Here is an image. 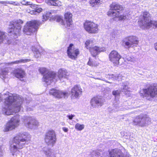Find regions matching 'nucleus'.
<instances>
[{
    "label": "nucleus",
    "instance_id": "5",
    "mask_svg": "<svg viewBox=\"0 0 157 157\" xmlns=\"http://www.w3.org/2000/svg\"><path fill=\"white\" fill-rule=\"evenodd\" d=\"M23 23V21L20 19L10 22L8 32L12 33L14 38L17 37L19 35Z\"/></svg>",
    "mask_w": 157,
    "mask_h": 157
},
{
    "label": "nucleus",
    "instance_id": "56",
    "mask_svg": "<svg viewBox=\"0 0 157 157\" xmlns=\"http://www.w3.org/2000/svg\"><path fill=\"white\" fill-rule=\"evenodd\" d=\"M122 133H123V132H121V134H122Z\"/></svg>",
    "mask_w": 157,
    "mask_h": 157
},
{
    "label": "nucleus",
    "instance_id": "4",
    "mask_svg": "<svg viewBox=\"0 0 157 157\" xmlns=\"http://www.w3.org/2000/svg\"><path fill=\"white\" fill-rule=\"evenodd\" d=\"M42 22L39 20H33L27 22L24 26L23 32L25 35H32L36 33Z\"/></svg>",
    "mask_w": 157,
    "mask_h": 157
},
{
    "label": "nucleus",
    "instance_id": "10",
    "mask_svg": "<svg viewBox=\"0 0 157 157\" xmlns=\"http://www.w3.org/2000/svg\"><path fill=\"white\" fill-rule=\"evenodd\" d=\"M45 142L48 145L53 147L56 141V135L55 132L50 130L47 132L44 137Z\"/></svg>",
    "mask_w": 157,
    "mask_h": 157
},
{
    "label": "nucleus",
    "instance_id": "16",
    "mask_svg": "<svg viewBox=\"0 0 157 157\" xmlns=\"http://www.w3.org/2000/svg\"><path fill=\"white\" fill-rule=\"evenodd\" d=\"M49 94L56 98H60L63 97L65 98H68V93L67 92H63L54 89L50 90Z\"/></svg>",
    "mask_w": 157,
    "mask_h": 157
},
{
    "label": "nucleus",
    "instance_id": "33",
    "mask_svg": "<svg viewBox=\"0 0 157 157\" xmlns=\"http://www.w3.org/2000/svg\"><path fill=\"white\" fill-rule=\"evenodd\" d=\"M100 0H90V4L93 7L95 6L96 5H98L100 3Z\"/></svg>",
    "mask_w": 157,
    "mask_h": 157
},
{
    "label": "nucleus",
    "instance_id": "54",
    "mask_svg": "<svg viewBox=\"0 0 157 157\" xmlns=\"http://www.w3.org/2000/svg\"><path fill=\"white\" fill-rule=\"evenodd\" d=\"M67 117L69 118V115H67Z\"/></svg>",
    "mask_w": 157,
    "mask_h": 157
},
{
    "label": "nucleus",
    "instance_id": "45",
    "mask_svg": "<svg viewBox=\"0 0 157 157\" xmlns=\"http://www.w3.org/2000/svg\"><path fill=\"white\" fill-rule=\"evenodd\" d=\"M113 105L114 107L116 109H117L119 108V105L118 104L114 103Z\"/></svg>",
    "mask_w": 157,
    "mask_h": 157
},
{
    "label": "nucleus",
    "instance_id": "51",
    "mask_svg": "<svg viewBox=\"0 0 157 157\" xmlns=\"http://www.w3.org/2000/svg\"><path fill=\"white\" fill-rule=\"evenodd\" d=\"M2 149L1 147L0 146V155H2Z\"/></svg>",
    "mask_w": 157,
    "mask_h": 157
},
{
    "label": "nucleus",
    "instance_id": "20",
    "mask_svg": "<svg viewBox=\"0 0 157 157\" xmlns=\"http://www.w3.org/2000/svg\"><path fill=\"white\" fill-rule=\"evenodd\" d=\"M91 106L93 108L101 106L103 105V102L102 99L97 97L93 98L90 101Z\"/></svg>",
    "mask_w": 157,
    "mask_h": 157
},
{
    "label": "nucleus",
    "instance_id": "9",
    "mask_svg": "<svg viewBox=\"0 0 157 157\" xmlns=\"http://www.w3.org/2000/svg\"><path fill=\"white\" fill-rule=\"evenodd\" d=\"M110 8V9L108 12L107 15L113 18L118 17L121 11L123 10V8L121 5L116 2L113 3L111 4Z\"/></svg>",
    "mask_w": 157,
    "mask_h": 157
},
{
    "label": "nucleus",
    "instance_id": "35",
    "mask_svg": "<svg viewBox=\"0 0 157 157\" xmlns=\"http://www.w3.org/2000/svg\"><path fill=\"white\" fill-rule=\"evenodd\" d=\"M72 15L69 13V29H73L75 28V26L72 23V20L71 19V18L72 17Z\"/></svg>",
    "mask_w": 157,
    "mask_h": 157
},
{
    "label": "nucleus",
    "instance_id": "6",
    "mask_svg": "<svg viewBox=\"0 0 157 157\" xmlns=\"http://www.w3.org/2000/svg\"><path fill=\"white\" fill-rule=\"evenodd\" d=\"M140 93L143 96L147 97V99L150 100L151 98H157V84H153L149 85L147 88L140 91Z\"/></svg>",
    "mask_w": 157,
    "mask_h": 157
},
{
    "label": "nucleus",
    "instance_id": "17",
    "mask_svg": "<svg viewBox=\"0 0 157 157\" xmlns=\"http://www.w3.org/2000/svg\"><path fill=\"white\" fill-rule=\"evenodd\" d=\"M110 60L115 65L119 64V60L121 58V56L118 53L115 51H112L109 56Z\"/></svg>",
    "mask_w": 157,
    "mask_h": 157
},
{
    "label": "nucleus",
    "instance_id": "46",
    "mask_svg": "<svg viewBox=\"0 0 157 157\" xmlns=\"http://www.w3.org/2000/svg\"><path fill=\"white\" fill-rule=\"evenodd\" d=\"M75 117V115L74 114H71V115H69V120H71Z\"/></svg>",
    "mask_w": 157,
    "mask_h": 157
},
{
    "label": "nucleus",
    "instance_id": "27",
    "mask_svg": "<svg viewBox=\"0 0 157 157\" xmlns=\"http://www.w3.org/2000/svg\"><path fill=\"white\" fill-rule=\"evenodd\" d=\"M106 77L109 79H111L113 80H118L119 81L121 79V76L120 75H118L117 74H109L106 75Z\"/></svg>",
    "mask_w": 157,
    "mask_h": 157
},
{
    "label": "nucleus",
    "instance_id": "36",
    "mask_svg": "<svg viewBox=\"0 0 157 157\" xmlns=\"http://www.w3.org/2000/svg\"><path fill=\"white\" fill-rule=\"evenodd\" d=\"M123 56L124 57V59L128 61L134 62L135 61V59L133 57H132L129 56H126L125 55Z\"/></svg>",
    "mask_w": 157,
    "mask_h": 157
},
{
    "label": "nucleus",
    "instance_id": "21",
    "mask_svg": "<svg viewBox=\"0 0 157 157\" xmlns=\"http://www.w3.org/2000/svg\"><path fill=\"white\" fill-rule=\"evenodd\" d=\"M110 157H129L128 156H125L121 150L119 149H113L109 152Z\"/></svg>",
    "mask_w": 157,
    "mask_h": 157
},
{
    "label": "nucleus",
    "instance_id": "22",
    "mask_svg": "<svg viewBox=\"0 0 157 157\" xmlns=\"http://www.w3.org/2000/svg\"><path fill=\"white\" fill-rule=\"evenodd\" d=\"M26 5H30V7L33 9L30 11V13L32 14H37L41 12L42 10L41 8L38 7L36 5H32V3L30 2L26 1Z\"/></svg>",
    "mask_w": 157,
    "mask_h": 157
},
{
    "label": "nucleus",
    "instance_id": "3",
    "mask_svg": "<svg viewBox=\"0 0 157 157\" xmlns=\"http://www.w3.org/2000/svg\"><path fill=\"white\" fill-rule=\"evenodd\" d=\"M39 70L40 73L43 75V81L48 85L50 84L52 81H57L58 79L61 80L63 78H67V72L64 69H59L57 75L54 72L48 71V69L44 67L40 68Z\"/></svg>",
    "mask_w": 157,
    "mask_h": 157
},
{
    "label": "nucleus",
    "instance_id": "12",
    "mask_svg": "<svg viewBox=\"0 0 157 157\" xmlns=\"http://www.w3.org/2000/svg\"><path fill=\"white\" fill-rule=\"evenodd\" d=\"M24 123L28 128L33 129L38 125V122L34 118L26 116L24 119Z\"/></svg>",
    "mask_w": 157,
    "mask_h": 157
},
{
    "label": "nucleus",
    "instance_id": "14",
    "mask_svg": "<svg viewBox=\"0 0 157 157\" xmlns=\"http://www.w3.org/2000/svg\"><path fill=\"white\" fill-rule=\"evenodd\" d=\"M82 93V90L80 86L78 85L75 86L71 90V98L72 100L78 99Z\"/></svg>",
    "mask_w": 157,
    "mask_h": 157
},
{
    "label": "nucleus",
    "instance_id": "57",
    "mask_svg": "<svg viewBox=\"0 0 157 157\" xmlns=\"http://www.w3.org/2000/svg\"><path fill=\"white\" fill-rule=\"evenodd\" d=\"M12 155H13L14 154H13H13H12Z\"/></svg>",
    "mask_w": 157,
    "mask_h": 157
},
{
    "label": "nucleus",
    "instance_id": "37",
    "mask_svg": "<svg viewBox=\"0 0 157 157\" xmlns=\"http://www.w3.org/2000/svg\"><path fill=\"white\" fill-rule=\"evenodd\" d=\"M84 128V125L77 123L75 125V128L78 130L81 131Z\"/></svg>",
    "mask_w": 157,
    "mask_h": 157
},
{
    "label": "nucleus",
    "instance_id": "1",
    "mask_svg": "<svg viewBox=\"0 0 157 157\" xmlns=\"http://www.w3.org/2000/svg\"><path fill=\"white\" fill-rule=\"evenodd\" d=\"M7 96L5 99V106L2 109L3 114L7 115L13 114L21 109L23 98L16 94L7 92L5 94Z\"/></svg>",
    "mask_w": 157,
    "mask_h": 157
},
{
    "label": "nucleus",
    "instance_id": "2",
    "mask_svg": "<svg viewBox=\"0 0 157 157\" xmlns=\"http://www.w3.org/2000/svg\"><path fill=\"white\" fill-rule=\"evenodd\" d=\"M30 135L26 132L20 133L13 138L10 147L11 152L15 153L30 142Z\"/></svg>",
    "mask_w": 157,
    "mask_h": 157
},
{
    "label": "nucleus",
    "instance_id": "53",
    "mask_svg": "<svg viewBox=\"0 0 157 157\" xmlns=\"http://www.w3.org/2000/svg\"><path fill=\"white\" fill-rule=\"evenodd\" d=\"M2 99L1 98V97L0 96V102H1V101H2Z\"/></svg>",
    "mask_w": 157,
    "mask_h": 157
},
{
    "label": "nucleus",
    "instance_id": "38",
    "mask_svg": "<svg viewBox=\"0 0 157 157\" xmlns=\"http://www.w3.org/2000/svg\"><path fill=\"white\" fill-rule=\"evenodd\" d=\"M120 90H114L113 91L112 94L116 98L119 96L120 94Z\"/></svg>",
    "mask_w": 157,
    "mask_h": 157
},
{
    "label": "nucleus",
    "instance_id": "55",
    "mask_svg": "<svg viewBox=\"0 0 157 157\" xmlns=\"http://www.w3.org/2000/svg\"><path fill=\"white\" fill-rule=\"evenodd\" d=\"M48 157H54L53 156H48Z\"/></svg>",
    "mask_w": 157,
    "mask_h": 157
},
{
    "label": "nucleus",
    "instance_id": "24",
    "mask_svg": "<svg viewBox=\"0 0 157 157\" xmlns=\"http://www.w3.org/2000/svg\"><path fill=\"white\" fill-rule=\"evenodd\" d=\"M129 36L125 38L123 40L122 45L126 49L133 47Z\"/></svg>",
    "mask_w": 157,
    "mask_h": 157
},
{
    "label": "nucleus",
    "instance_id": "34",
    "mask_svg": "<svg viewBox=\"0 0 157 157\" xmlns=\"http://www.w3.org/2000/svg\"><path fill=\"white\" fill-rule=\"evenodd\" d=\"M43 150L46 155H48V156H50L51 154V150L50 149L47 147L44 148Z\"/></svg>",
    "mask_w": 157,
    "mask_h": 157
},
{
    "label": "nucleus",
    "instance_id": "31",
    "mask_svg": "<svg viewBox=\"0 0 157 157\" xmlns=\"http://www.w3.org/2000/svg\"><path fill=\"white\" fill-rule=\"evenodd\" d=\"M34 55L36 57H38L40 55L44 54L45 52V51L42 49L34 48Z\"/></svg>",
    "mask_w": 157,
    "mask_h": 157
},
{
    "label": "nucleus",
    "instance_id": "39",
    "mask_svg": "<svg viewBox=\"0 0 157 157\" xmlns=\"http://www.w3.org/2000/svg\"><path fill=\"white\" fill-rule=\"evenodd\" d=\"M8 3L9 4H12L15 6H19L20 5L19 3L17 2H14L13 1H8Z\"/></svg>",
    "mask_w": 157,
    "mask_h": 157
},
{
    "label": "nucleus",
    "instance_id": "29",
    "mask_svg": "<svg viewBox=\"0 0 157 157\" xmlns=\"http://www.w3.org/2000/svg\"><path fill=\"white\" fill-rule=\"evenodd\" d=\"M129 37L133 46H136L139 42L138 38L134 36H130Z\"/></svg>",
    "mask_w": 157,
    "mask_h": 157
},
{
    "label": "nucleus",
    "instance_id": "19",
    "mask_svg": "<svg viewBox=\"0 0 157 157\" xmlns=\"http://www.w3.org/2000/svg\"><path fill=\"white\" fill-rule=\"evenodd\" d=\"M65 20H63L60 16H56L54 20H56L58 22H61L62 25L64 26L66 28H67L69 25V12H67L64 14Z\"/></svg>",
    "mask_w": 157,
    "mask_h": 157
},
{
    "label": "nucleus",
    "instance_id": "44",
    "mask_svg": "<svg viewBox=\"0 0 157 157\" xmlns=\"http://www.w3.org/2000/svg\"><path fill=\"white\" fill-rule=\"evenodd\" d=\"M8 1H0V3L4 4L5 5H6V4H8Z\"/></svg>",
    "mask_w": 157,
    "mask_h": 157
},
{
    "label": "nucleus",
    "instance_id": "28",
    "mask_svg": "<svg viewBox=\"0 0 157 157\" xmlns=\"http://www.w3.org/2000/svg\"><path fill=\"white\" fill-rule=\"evenodd\" d=\"M129 85V83L127 82H124L121 87L119 89L120 91L122 92L129 91V88L128 87Z\"/></svg>",
    "mask_w": 157,
    "mask_h": 157
},
{
    "label": "nucleus",
    "instance_id": "25",
    "mask_svg": "<svg viewBox=\"0 0 157 157\" xmlns=\"http://www.w3.org/2000/svg\"><path fill=\"white\" fill-rule=\"evenodd\" d=\"M13 73L14 76L18 78H22L25 74V71L21 69H17L15 70Z\"/></svg>",
    "mask_w": 157,
    "mask_h": 157
},
{
    "label": "nucleus",
    "instance_id": "58",
    "mask_svg": "<svg viewBox=\"0 0 157 157\" xmlns=\"http://www.w3.org/2000/svg\"><path fill=\"white\" fill-rule=\"evenodd\" d=\"M155 1H157V0H155Z\"/></svg>",
    "mask_w": 157,
    "mask_h": 157
},
{
    "label": "nucleus",
    "instance_id": "26",
    "mask_svg": "<svg viewBox=\"0 0 157 157\" xmlns=\"http://www.w3.org/2000/svg\"><path fill=\"white\" fill-rule=\"evenodd\" d=\"M4 42L5 43H10L6 33L0 31V44Z\"/></svg>",
    "mask_w": 157,
    "mask_h": 157
},
{
    "label": "nucleus",
    "instance_id": "11",
    "mask_svg": "<svg viewBox=\"0 0 157 157\" xmlns=\"http://www.w3.org/2000/svg\"><path fill=\"white\" fill-rule=\"evenodd\" d=\"M20 116L18 115L14 116L6 124L5 128V131L7 132L17 127L19 124Z\"/></svg>",
    "mask_w": 157,
    "mask_h": 157
},
{
    "label": "nucleus",
    "instance_id": "49",
    "mask_svg": "<svg viewBox=\"0 0 157 157\" xmlns=\"http://www.w3.org/2000/svg\"><path fill=\"white\" fill-rule=\"evenodd\" d=\"M92 63H93V66H96L97 65V63H96V62L94 61H92Z\"/></svg>",
    "mask_w": 157,
    "mask_h": 157
},
{
    "label": "nucleus",
    "instance_id": "15",
    "mask_svg": "<svg viewBox=\"0 0 157 157\" xmlns=\"http://www.w3.org/2000/svg\"><path fill=\"white\" fill-rule=\"evenodd\" d=\"M84 27L87 31L91 33H96L98 30L97 25L90 21H86L85 23Z\"/></svg>",
    "mask_w": 157,
    "mask_h": 157
},
{
    "label": "nucleus",
    "instance_id": "7",
    "mask_svg": "<svg viewBox=\"0 0 157 157\" xmlns=\"http://www.w3.org/2000/svg\"><path fill=\"white\" fill-rule=\"evenodd\" d=\"M151 119L147 115L143 114L137 116L133 121V124L141 127L147 126L151 123Z\"/></svg>",
    "mask_w": 157,
    "mask_h": 157
},
{
    "label": "nucleus",
    "instance_id": "42",
    "mask_svg": "<svg viewBox=\"0 0 157 157\" xmlns=\"http://www.w3.org/2000/svg\"><path fill=\"white\" fill-rule=\"evenodd\" d=\"M152 25L157 28V21H151V25Z\"/></svg>",
    "mask_w": 157,
    "mask_h": 157
},
{
    "label": "nucleus",
    "instance_id": "30",
    "mask_svg": "<svg viewBox=\"0 0 157 157\" xmlns=\"http://www.w3.org/2000/svg\"><path fill=\"white\" fill-rule=\"evenodd\" d=\"M48 4L50 5L56 6H60V3L58 0H49Z\"/></svg>",
    "mask_w": 157,
    "mask_h": 157
},
{
    "label": "nucleus",
    "instance_id": "32",
    "mask_svg": "<svg viewBox=\"0 0 157 157\" xmlns=\"http://www.w3.org/2000/svg\"><path fill=\"white\" fill-rule=\"evenodd\" d=\"M51 13L49 11L47 12L45 14H44L43 16L42 22L46 21L50 16Z\"/></svg>",
    "mask_w": 157,
    "mask_h": 157
},
{
    "label": "nucleus",
    "instance_id": "50",
    "mask_svg": "<svg viewBox=\"0 0 157 157\" xmlns=\"http://www.w3.org/2000/svg\"><path fill=\"white\" fill-rule=\"evenodd\" d=\"M154 47L155 49L157 50V43H155L154 44Z\"/></svg>",
    "mask_w": 157,
    "mask_h": 157
},
{
    "label": "nucleus",
    "instance_id": "18",
    "mask_svg": "<svg viewBox=\"0 0 157 157\" xmlns=\"http://www.w3.org/2000/svg\"><path fill=\"white\" fill-rule=\"evenodd\" d=\"M79 54V49L75 48L73 44H69V58L75 60Z\"/></svg>",
    "mask_w": 157,
    "mask_h": 157
},
{
    "label": "nucleus",
    "instance_id": "40",
    "mask_svg": "<svg viewBox=\"0 0 157 157\" xmlns=\"http://www.w3.org/2000/svg\"><path fill=\"white\" fill-rule=\"evenodd\" d=\"M92 43V41L90 40H87L86 43H85V44H86V48L88 49L89 48V46H90V44Z\"/></svg>",
    "mask_w": 157,
    "mask_h": 157
},
{
    "label": "nucleus",
    "instance_id": "23",
    "mask_svg": "<svg viewBox=\"0 0 157 157\" xmlns=\"http://www.w3.org/2000/svg\"><path fill=\"white\" fill-rule=\"evenodd\" d=\"M89 50L92 55L94 57L96 56L98 53L105 50V48H101L96 46L92 47H89Z\"/></svg>",
    "mask_w": 157,
    "mask_h": 157
},
{
    "label": "nucleus",
    "instance_id": "52",
    "mask_svg": "<svg viewBox=\"0 0 157 157\" xmlns=\"http://www.w3.org/2000/svg\"><path fill=\"white\" fill-rule=\"evenodd\" d=\"M67 56H69V47H67Z\"/></svg>",
    "mask_w": 157,
    "mask_h": 157
},
{
    "label": "nucleus",
    "instance_id": "48",
    "mask_svg": "<svg viewBox=\"0 0 157 157\" xmlns=\"http://www.w3.org/2000/svg\"><path fill=\"white\" fill-rule=\"evenodd\" d=\"M26 1L24 0H23L22 1L21 3L23 5H26Z\"/></svg>",
    "mask_w": 157,
    "mask_h": 157
},
{
    "label": "nucleus",
    "instance_id": "41",
    "mask_svg": "<svg viewBox=\"0 0 157 157\" xmlns=\"http://www.w3.org/2000/svg\"><path fill=\"white\" fill-rule=\"evenodd\" d=\"M92 63V60L90 58H89V61L87 63L90 66H93V64Z\"/></svg>",
    "mask_w": 157,
    "mask_h": 157
},
{
    "label": "nucleus",
    "instance_id": "13",
    "mask_svg": "<svg viewBox=\"0 0 157 157\" xmlns=\"http://www.w3.org/2000/svg\"><path fill=\"white\" fill-rule=\"evenodd\" d=\"M151 21L149 13L147 12H145L143 13L142 18L140 21V25L148 29L151 26Z\"/></svg>",
    "mask_w": 157,
    "mask_h": 157
},
{
    "label": "nucleus",
    "instance_id": "43",
    "mask_svg": "<svg viewBox=\"0 0 157 157\" xmlns=\"http://www.w3.org/2000/svg\"><path fill=\"white\" fill-rule=\"evenodd\" d=\"M126 16L125 15H121L120 16V18H121V20H125L126 18Z\"/></svg>",
    "mask_w": 157,
    "mask_h": 157
},
{
    "label": "nucleus",
    "instance_id": "8",
    "mask_svg": "<svg viewBox=\"0 0 157 157\" xmlns=\"http://www.w3.org/2000/svg\"><path fill=\"white\" fill-rule=\"evenodd\" d=\"M30 60V59H21L11 62L7 63H2L1 64L2 66H3L4 68L2 69H1V72L0 73V77L2 79L6 78V75L8 73L7 67L8 66L12 64H16L21 63H25L29 61Z\"/></svg>",
    "mask_w": 157,
    "mask_h": 157
},
{
    "label": "nucleus",
    "instance_id": "47",
    "mask_svg": "<svg viewBox=\"0 0 157 157\" xmlns=\"http://www.w3.org/2000/svg\"><path fill=\"white\" fill-rule=\"evenodd\" d=\"M62 129L65 132H67L68 131V128L66 127H63Z\"/></svg>",
    "mask_w": 157,
    "mask_h": 157
}]
</instances>
